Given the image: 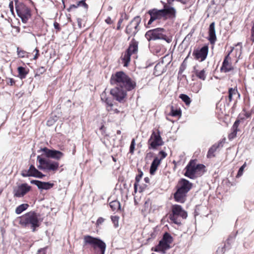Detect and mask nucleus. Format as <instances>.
<instances>
[{
  "label": "nucleus",
  "mask_w": 254,
  "mask_h": 254,
  "mask_svg": "<svg viewBox=\"0 0 254 254\" xmlns=\"http://www.w3.org/2000/svg\"><path fill=\"white\" fill-rule=\"evenodd\" d=\"M110 83L115 86L111 90L110 93L120 102H123L126 97L127 91L133 89L136 86L135 82L123 71H118L112 74Z\"/></svg>",
  "instance_id": "nucleus-1"
},
{
  "label": "nucleus",
  "mask_w": 254,
  "mask_h": 254,
  "mask_svg": "<svg viewBox=\"0 0 254 254\" xmlns=\"http://www.w3.org/2000/svg\"><path fill=\"white\" fill-rule=\"evenodd\" d=\"M42 221L43 219L40 214L30 211L20 217L19 224L23 227L30 228L34 232Z\"/></svg>",
  "instance_id": "nucleus-2"
},
{
  "label": "nucleus",
  "mask_w": 254,
  "mask_h": 254,
  "mask_svg": "<svg viewBox=\"0 0 254 254\" xmlns=\"http://www.w3.org/2000/svg\"><path fill=\"white\" fill-rule=\"evenodd\" d=\"M83 246V247L90 246L95 251L98 248L100 254H105L106 248L105 243L102 240L90 235L84 236Z\"/></svg>",
  "instance_id": "nucleus-3"
},
{
  "label": "nucleus",
  "mask_w": 254,
  "mask_h": 254,
  "mask_svg": "<svg viewBox=\"0 0 254 254\" xmlns=\"http://www.w3.org/2000/svg\"><path fill=\"white\" fill-rule=\"evenodd\" d=\"M205 166L202 164H196L193 160H191L187 165L185 176L191 179H194L201 176L204 172Z\"/></svg>",
  "instance_id": "nucleus-4"
},
{
  "label": "nucleus",
  "mask_w": 254,
  "mask_h": 254,
  "mask_svg": "<svg viewBox=\"0 0 254 254\" xmlns=\"http://www.w3.org/2000/svg\"><path fill=\"white\" fill-rule=\"evenodd\" d=\"M172 211V213L170 215L169 218L172 221L176 224L180 225L181 224V221L179 217L185 219L188 216L187 212L179 205H173Z\"/></svg>",
  "instance_id": "nucleus-5"
},
{
  "label": "nucleus",
  "mask_w": 254,
  "mask_h": 254,
  "mask_svg": "<svg viewBox=\"0 0 254 254\" xmlns=\"http://www.w3.org/2000/svg\"><path fill=\"white\" fill-rule=\"evenodd\" d=\"M14 2L18 16L21 19L23 23H27L31 17L29 8L23 3L19 2L18 0H14Z\"/></svg>",
  "instance_id": "nucleus-6"
},
{
  "label": "nucleus",
  "mask_w": 254,
  "mask_h": 254,
  "mask_svg": "<svg viewBox=\"0 0 254 254\" xmlns=\"http://www.w3.org/2000/svg\"><path fill=\"white\" fill-rule=\"evenodd\" d=\"M164 32L165 30L163 28H157L148 31L145 36L148 41L164 39L168 43H170L171 40L168 38L166 39V36L164 34Z\"/></svg>",
  "instance_id": "nucleus-7"
},
{
  "label": "nucleus",
  "mask_w": 254,
  "mask_h": 254,
  "mask_svg": "<svg viewBox=\"0 0 254 254\" xmlns=\"http://www.w3.org/2000/svg\"><path fill=\"white\" fill-rule=\"evenodd\" d=\"M141 22V18L136 16L129 22L126 29V33L129 35L128 40L131 36H134L139 30V25Z\"/></svg>",
  "instance_id": "nucleus-8"
},
{
  "label": "nucleus",
  "mask_w": 254,
  "mask_h": 254,
  "mask_svg": "<svg viewBox=\"0 0 254 254\" xmlns=\"http://www.w3.org/2000/svg\"><path fill=\"white\" fill-rule=\"evenodd\" d=\"M164 142L160 135L159 130L153 131L148 140V148L149 149H156L158 146L163 145Z\"/></svg>",
  "instance_id": "nucleus-9"
},
{
  "label": "nucleus",
  "mask_w": 254,
  "mask_h": 254,
  "mask_svg": "<svg viewBox=\"0 0 254 254\" xmlns=\"http://www.w3.org/2000/svg\"><path fill=\"white\" fill-rule=\"evenodd\" d=\"M31 190V187L26 183L22 184L13 189V193L14 197H21L25 195Z\"/></svg>",
  "instance_id": "nucleus-10"
},
{
  "label": "nucleus",
  "mask_w": 254,
  "mask_h": 254,
  "mask_svg": "<svg viewBox=\"0 0 254 254\" xmlns=\"http://www.w3.org/2000/svg\"><path fill=\"white\" fill-rule=\"evenodd\" d=\"M40 151L43 152L47 157L58 160L61 159L64 156V153L62 152L54 149H50L47 147L41 148Z\"/></svg>",
  "instance_id": "nucleus-11"
},
{
  "label": "nucleus",
  "mask_w": 254,
  "mask_h": 254,
  "mask_svg": "<svg viewBox=\"0 0 254 254\" xmlns=\"http://www.w3.org/2000/svg\"><path fill=\"white\" fill-rule=\"evenodd\" d=\"M208 47L204 46L199 50H195L193 51L192 55L194 57L196 60H199L200 62L204 61L208 55Z\"/></svg>",
  "instance_id": "nucleus-12"
},
{
  "label": "nucleus",
  "mask_w": 254,
  "mask_h": 254,
  "mask_svg": "<svg viewBox=\"0 0 254 254\" xmlns=\"http://www.w3.org/2000/svg\"><path fill=\"white\" fill-rule=\"evenodd\" d=\"M150 16V18L148 22V25H150L153 21L157 19H160L164 17V12L162 10L156 8L149 10L147 12Z\"/></svg>",
  "instance_id": "nucleus-13"
},
{
  "label": "nucleus",
  "mask_w": 254,
  "mask_h": 254,
  "mask_svg": "<svg viewBox=\"0 0 254 254\" xmlns=\"http://www.w3.org/2000/svg\"><path fill=\"white\" fill-rule=\"evenodd\" d=\"M40 162L46 165V170L48 171H57L59 167V163L49 159H41Z\"/></svg>",
  "instance_id": "nucleus-14"
},
{
  "label": "nucleus",
  "mask_w": 254,
  "mask_h": 254,
  "mask_svg": "<svg viewBox=\"0 0 254 254\" xmlns=\"http://www.w3.org/2000/svg\"><path fill=\"white\" fill-rule=\"evenodd\" d=\"M192 187V184L188 180L182 179L178 183V190L187 193Z\"/></svg>",
  "instance_id": "nucleus-15"
},
{
  "label": "nucleus",
  "mask_w": 254,
  "mask_h": 254,
  "mask_svg": "<svg viewBox=\"0 0 254 254\" xmlns=\"http://www.w3.org/2000/svg\"><path fill=\"white\" fill-rule=\"evenodd\" d=\"M31 183L36 185L38 188L41 190H48L51 189L54 186L53 183L50 182H41L38 180H32Z\"/></svg>",
  "instance_id": "nucleus-16"
},
{
  "label": "nucleus",
  "mask_w": 254,
  "mask_h": 254,
  "mask_svg": "<svg viewBox=\"0 0 254 254\" xmlns=\"http://www.w3.org/2000/svg\"><path fill=\"white\" fill-rule=\"evenodd\" d=\"M170 245L166 243V242L164 241L163 240H161L158 245H157L155 247L152 248V250L157 252H162V253H164L165 251L170 248Z\"/></svg>",
  "instance_id": "nucleus-17"
},
{
  "label": "nucleus",
  "mask_w": 254,
  "mask_h": 254,
  "mask_svg": "<svg viewBox=\"0 0 254 254\" xmlns=\"http://www.w3.org/2000/svg\"><path fill=\"white\" fill-rule=\"evenodd\" d=\"M208 40L211 44H213L216 41V32L215 29V23L212 22L209 27L208 31Z\"/></svg>",
  "instance_id": "nucleus-18"
},
{
  "label": "nucleus",
  "mask_w": 254,
  "mask_h": 254,
  "mask_svg": "<svg viewBox=\"0 0 254 254\" xmlns=\"http://www.w3.org/2000/svg\"><path fill=\"white\" fill-rule=\"evenodd\" d=\"M222 141H219L218 143L213 144L208 150L207 157V158H210L215 157L214 153L216 150L220 147H222Z\"/></svg>",
  "instance_id": "nucleus-19"
},
{
  "label": "nucleus",
  "mask_w": 254,
  "mask_h": 254,
  "mask_svg": "<svg viewBox=\"0 0 254 254\" xmlns=\"http://www.w3.org/2000/svg\"><path fill=\"white\" fill-rule=\"evenodd\" d=\"M186 194L185 192L177 189L174 195V199L178 202L184 203L186 200Z\"/></svg>",
  "instance_id": "nucleus-20"
},
{
  "label": "nucleus",
  "mask_w": 254,
  "mask_h": 254,
  "mask_svg": "<svg viewBox=\"0 0 254 254\" xmlns=\"http://www.w3.org/2000/svg\"><path fill=\"white\" fill-rule=\"evenodd\" d=\"M162 10L164 12V14L163 15L164 17L167 15H169L170 16L173 17H175L176 16V11L173 7L169 6L166 4L164 5V8Z\"/></svg>",
  "instance_id": "nucleus-21"
},
{
  "label": "nucleus",
  "mask_w": 254,
  "mask_h": 254,
  "mask_svg": "<svg viewBox=\"0 0 254 254\" xmlns=\"http://www.w3.org/2000/svg\"><path fill=\"white\" fill-rule=\"evenodd\" d=\"M138 51V42L134 39H132L129 44V47L127 51L131 55L135 54Z\"/></svg>",
  "instance_id": "nucleus-22"
},
{
  "label": "nucleus",
  "mask_w": 254,
  "mask_h": 254,
  "mask_svg": "<svg viewBox=\"0 0 254 254\" xmlns=\"http://www.w3.org/2000/svg\"><path fill=\"white\" fill-rule=\"evenodd\" d=\"M29 169L31 177L41 179L45 176L44 174L38 171L33 165L30 166Z\"/></svg>",
  "instance_id": "nucleus-23"
},
{
  "label": "nucleus",
  "mask_w": 254,
  "mask_h": 254,
  "mask_svg": "<svg viewBox=\"0 0 254 254\" xmlns=\"http://www.w3.org/2000/svg\"><path fill=\"white\" fill-rule=\"evenodd\" d=\"M233 69V67L231 63L230 62L226 61V60H224L222 66L221 67V71L226 73L229 72Z\"/></svg>",
  "instance_id": "nucleus-24"
},
{
  "label": "nucleus",
  "mask_w": 254,
  "mask_h": 254,
  "mask_svg": "<svg viewBox=\"0 0 254 254\" xmlns=\"http://www.w3.org/2000/svg\"><path fill=\"white\" fill-rule=\"evenodd\" d=\"M161 163V159H159V158L156 157L154 158L153 161H152L150 168V173L151 175H153L154 173L156 172L158 166L160 165Z\"/></svg>",
  "instance_id": "nucleus-25"
},
{
  "label": "nucleus",
  "mask_w": 254,
  "mask_h": 254,
  "mask_svg": "<svg viewBox=\"0 0 254 254\" xmlns=\"http://www.w3.org/2000/svg\"><path fill=\"white\" fill-rule=\"evenodd\" d=\"M228 99L229 102H231L233 100V97L235 95H238V98L240 97V94L237 90V88H230L228 90Z\"/></svg>",
  "instance_id": "nucleus-26"
},
{
  "label": "nucleus",
  "mask_w": 254,
  "mask_h": 254,
  "mask_svg": "<svg viewBox=\"0 0 254 254\" xmlns=\"http://www.w3.org/2000/svg\"><path fill=\"white\" fill-rule=\"evenodd\" d=\"M193 71L195 75L199 79L204 80L206 78L205 70L203 69L201 70H198L195 66L193 67Z\"/></svg>",
  "instance_id": "nucleus-27"
},
{
  "label": "nucleus",
  "mask_w": 254,
  "mask_h": 254,
  "mask_svg": "<svg viewBox=\"0 0 254 254\" xmlns=\"http://www.w3.org/2000/svg\"><path fill=\"white\" fill-rule=\"evenodd\" d=\"M17 71L18 72V77L21 79L25 78L28 73V70L22 66H19L17 68Z\"/></svg>",
  "instance_id": "nucleus-28"
},
{
  "label": "nucleus",
  "mask_w": 254,
  "mask_h": 254,
  "mask_svg": "<svg viewBox=\"0 0 254 254\" xmlns=\"http://www.w3.org/2000/svg\"><path fill=\"white\" fill-rule=\"evenodd\" d=\"M110 206L113 211H118L121 209L120 202L117 200L111 201Z\"/></svg>",
  "instance_id": "nucleus-29"
},
{
  "label": "nucleus",
  "mask_w": 254,
  "mask_h": 254,
  "mask_svg": "<svg viewBox=\"0 0 254 254\" xmlns=\"http://www.w3.org/2000/svg\"><path fill=\"white\" fill-rule=\"evenodd\" d=\"M28 206H29V205L28 204H26V203L22 204L16 208L15 213L17 214H20L23 211H24V210L27 209V208L28 207Z\"/></svg>",
  "instance_id": "nucleus-30"
},
{
  "label": "nucleus",
  "mask_w": 254,
  "mask_h": 254,
  "mask_svg": "<svg viewBox=\"0 0 254 254\" xmlns=\"http://www.w3.org/2000/svg\"><path fill=\"white\" fill-rule=\"evenodd\" d=\"M131 54L129 53L127 51L125 53V54L124 55V57L122 59L123 61L124 62V66H127L128 64V63H129L130 61V56Z\"/></svg>",
  "instance_id": "nucleus-31"
},
{
  "label": "nucleus",
  "mask_w": 254,
  "mask_h": 254,
  "mask_svg": "<svg viewBox=\"0 0 254 254\" xmlns=\"http://www.w3.org/2000/svg\"><path fill=\"white\" fill-rule=\"evenodd\" d=\"M162 240H163L164 241L166 242V243L168 244L169 245L173 242L172 237L170 235V234H169L167 232L165 233Z\"/></svg>",
  "instance_id": "nucleus-32"
},
{
  "label": "nucleus",
  "mask_w": 254,
  "mask_h": 254,
  "mask_svg": "<svg viewBox=\"0 0 254 254\" xmlns=\"http://www.w3.org/2000/svg\"><path fill=\"white\" fill-rule=\"evenodd\" d=\"M180 98L186 103L187 105H189L190 104L191 100L188 95L182 94L180 95Z\"/></svg>",
  "instance_id": "nucleus-33"
},
{
  "label": "nucleus",
  "mask_w": 254,
  "mask_h": 254,
  "mask_svg": "<svg viewBox=\"0 0 254 254\" xmlns=\"http://www.w3.org/2000/svg\"><path fill=\"white\" fill-rule=\"evenodd\" d=\"M202 84L201 83L199 84H194L193 86L192 87V91L194 93H198L200 90L201 89Z\"/></svg>",
  "instance_id": "nucleus-34"
},
{
  "label": "nucleus",
  "mask_w": 254,
  "mask_h": 254,
  "mask_svg": "<svg viewBox=\"0 0 254 254\" xmlns=\"http://www.w3.org/2000/svg\"><path fill=\"white\" fill-rule=\"evenodd\" d=\"M41 159H45V158H42L40 156L38 155L37 156V160L40 164L38 166V168L40 170H46V165L40 161Z\"/></svg>",
  "instance_id": "nucleus-35"
},
{
  "label": "nucleus",
  "mask_w": 254,
  "mask_h": 254,
  "mask_svg": "<svg viewBox=\"0 0 254 254\" xmlns=\"http://www.w3.org/2000/svg\"><path fill=\"white\" fill-rule=\"evenodd\" d=\"M181 115V110L178 109H174L173 107L171 108V115L174 117H177Z\"/></svg>",
  "instance_id": "nucleus-36"
},
{
  "label": "nucleus",
  "mask_w": 254,
  "mask_h": 254,
  "mask_svg": "<svg viewBox=\"0 0 254 254\" xmlns=\"http://www.w3.org/2000/svg\"><path fill=\"white\" fill-rule=\"evenodd\" d=\"M114 105L106 106V109L108 112L113 113H119V111L117 109L113 108Z\"/></svg>",
  "instance_id": "nucleus-37"
},
{
  "label": "nucleus",
  "mask_w": 254,
  "mask_h": 254,
  "mask_svg": "<svg viewBox=\"0 0 254 254\" xmlns=\"http://www.w3.org/2000/svg\"><path fill=\"white\" fill-rule=\"evenodd\" d=\"M119 217L117 216H111V220L114 224L115 227H117L119 226Z\"/></svg>",
  "instance_id": "nucleus-38"
},
{
  "label": "nucleus",
  "mask_w": 254,
  "mask_h": 254,
  "mask_svg": "<svg viewBox=\"0 0 254 254\" xmlns=\"http://www.w3.org/2000/svg\"><path fill=\"white\" fill-rule=\"evenodd\" d=\"M143 175V173L142 172H140L139 174H138L137 176L135 177V183L134 184V190L136 191V187H137V184L136 183H138L139 182L140 179L141 178L142 176Z\"/></svg>",
  "instance_id": "nucleus-39"
},
{
  "label": "nucleus",
  "mask_w": 254,
  "mask_h": 254,
  "mask_svg": "<svg viewBox=\"0 0 254 254\" xmlns=\"http://www.w3.org/2000/svg\"><path fill=\"white\" fill-rule=\"evenodd\" d=\"M17 52L19 58H24L26 54V52L25 51L20 50L18 47L17 48Z\"/></svg>",
  "instance_id": "nucleus-40"
},
{
  "label": "nucleus",
  "mask_w": 254,
  "mask_h": 254,
  "mask_svg": "<svg viewBox=\"0 0 254 254\" xmlns=\"http://www.w3.org/2000/svg\"><path fill=\"white\" fill-rule=\"evenodd\" d=\"M135 145V141L134 138L131 140V144L129 147V152L131 154H133L134 152V148Z\"/></svg>",
  "instance_id": "nucleus-41"
},
{
  "label": "nucleus",
  "mask_w": 254,
  "mask_h": 254,
  "mask_svg": "<svg viewBox=\"0 0 254 254\" xmlns=\"http://www.w3.org/2000/svg\"><path fill=\"white\" fill-rule=\"evenodd\" d=\"M246 166V163H245L239 169L238 174L237 175V177H239L241 176L243 174L244 169Z\"/></svg>",
  "instance_id": "nucleus-42"
},
{
  "label": "nucleus",
  "mask_w": 254,
  "mask_h": 254,
  "mask_svg": "<svg viewBox=\"0 0 254 254\" xmlns=\"http://www.w3.org/2000/svg\"><path fill=\"white\" fill-rule=\"evenodd\" d=\"M78 6H83L85 8H87L88 5L85 3V0H82L77 2Z\"/></svg>",
  "instance_id": "nucleus-43"
},
{
  "label": "nucleus",
  "mask_w": 254,
  "mask_h": 254,
  "mask_svg": "<svg viewBox=\"0 0 254 254\" xmlns=\"http://www.w3.org/2000/svg\"><path fill=\"white\" fill-rule=\"evenodd\" d=\"M21 174L24 177H31L29 169L22 171Z\"/></svg>",
  "instance_id": "nucleus-44"
},
{
  "label": "nucleus",
  "mask_w": 254,
  "mask_h": 254,
  "mask_svg": "<svg viewBox=\"0 0 254 254\" xmlns=\"http://www.w3.org/2000/svg\"><path fill=\"white\" fill-rule=\"evenodd\" d=\"M158 155H160V158L159 159H161V161L167 156V154L165 151L162 150L159 152Z\"/></svg>",
  "instance_id": "nucleus-45"
},
{
  "label": "nucleus",
  "mask_w": 254,
  "mask_h": 254,
  "mask_svg": "<svg viewBox=\"0 0 254 254\" xmlns=\"http://www.w3.org/2000/svg\"><path fill=\"white\" fill-rule=\"evenodd\" d=\"M47 249V247L41 248L38 251L37 254H46Z\"/></svg>",
  "instance_id": "nucleus-46"
},
{
  "label": "nucleus",
  "mask_w": 254,
  "mask_h": 254,
  "mask_svg": "<svg viewBox=\"0 0 254 254\" xmlns=\"http://www.w3.org/2000/svg\"><path fill=\"white\" fill-rule=\"evenodd\" d=\"M239 124V121H235V122L234 123V125L233 126V127H232V129L234 131H236L237 132Z\"/></svg>",
  "instance_id": "nucleus-47"
},
{
  "label": "nucleus",
  "mask_w": 254,
  "mask_h": 254,
  "mask_svg": "<svg viewBox=\"0 0 254 254\" xmlns=\"http://www.w3.org/2000/svg\"><path fill=\"white\" fill-rule=\"evenodd\" d=\"M237 133V132L236 131H234L233 130V131L229 135V138L231 139L235 137L236 136Z\"/></svg>",
  "instance_id": "nucleus-48"
},
{
  "label": "nucleus",
  "mask_w": 254,
  "mask_h": 254,
  "mask_svg": "<svg viewBox=\"0 0 254 254\" xmlns=\"http://www.w3.org/2000/svg\"><path fill=\"white\" fill-rule=\"evenodd\" d=\"M104 102L106 104V106L114 105L113 101L111 99L108 98Z\"/></svg>",
  "instance_id": "nucleus-49"
},
{
  "label": "nucleus",
  "mask_w": 254,
  "mask_h": 254,
  "mask_svg": "<svg viewBox=\"0 0 254 254\" xmlns=\"http://www.w3.org/2000/svg\"><path fill=\"white\" fill-rule=\"evenodd\" d=\"M45 71L46 68L43 66H41L37 69V72H38L39 74H42Z\"/></svg>",
  "instance_id": "nucleus-50"
},
{
  "label": "nucleus",
  "mask_w": 254,
  "mask_h": 254,
  "mask_svg": "<svg viewBox=\"0 0 254 254\" xmlns=\"http://www.w3.org/2000/svg\"><path fill=\"white\" fill-rule=\"evenodd\" d=\"M108 98L106 97V94L105 92H103L101 95V100L103 102H105Z\"/></svg>",
  "instance_id": "nucleus-51"
},
{
  "label": "nucleus",
  "mask_w": 254,
  "mask_h": 254,
  "mask_svg": "<svg viewBox=\"0 0 254 254\" xmlns=\"http://www.w3.org/2000/svg\"><path fill=\"white\" fill-rule=\"evenodd\" d=\"M9 7L10 8V10L12 14H14V7H13V1H11L9 3Z\"/></svg>",
  "instance_id": "nucleus-52"
},
{
  "label": "nucleus",
  "mask_w": 254,
  "mask_h": 254,
  "mask_svg": "<svg viewBox=\"0 0 254 254\" xmlns=\"http://www.w3.org/2000/svg\"><path fill=\"white\" fill-rule=\"evenodd\" d=\"M224 248H219L216 251V254H223L224 253Z\"/></svg>",
  "instance_id": "nucleus-53"
},
{
  "label": "nucleus",
  "mask_w": 254,
  "mask_h": 254,
  "mask_svg": "<svg viewBox=\"0 0 254 254\" xmlns=\"http://www.w3.org/2000/svg\"><path fill=\"white\" fill-rule=\"evenodd\" d=\"M34 51L36 52V53L33 58V59L36 60L38 59V58L39 57V50L37 48H36Z\"/></svg>",
  "instance_id": "nucleus-54"
},
{
  "label": "nucleus",
  "mask_w": 254,
  "mask_h": 254,
  "mask_svg": "<svg viewBox=\"0 0 254 254\" xmlns=\"http://www.w3.org/2000/svg\"><path fill=\"white\" fill-rule=\"evenodd\" d=\"M233 50V48L229 52L228 55L225 57L224 60H226V61H229V62H230L231 61V58L230 57V55L232 53Z\"/></svg>",
  "instance_id": "nucleus-55"
},
{
  "label": "nucleus",
  "mask_w": 254,
  "mask_h": 254,
  "mask_svg": "<svg viewBox=\"0 0 254 254\" xmlns=\"http://www.w3.org/2000/svg\"><path fill=\"white\" fill-rule=\"evenodd\" d=\"M104 221V219L102 217H99L97 221V224L98 225L101 224Z\"/></svg>",
  "instance_id": "nucleus-56"
},
{
  "label": "nucleus",
  "mask_w": 254,
  "mask_h": 254,
  "mask_svg": "<svg viewBox=\"0 0 254 254\" xmlns=\"http://www.w3.org/2000/svg\"><path fill=\"white\" fill-rule=\"evenodd\" d=\"M8 80H9V81L7 82L8 84H9L10 85H12L14 84H15V81H14V80L13 79H12V78H9Z\"/></svg>",
  "instance_id": "nucleus-57"
},
{
  "label": "nucleus",
  "mask_w": 254,
  "mask_h": 254,
  "mask_svg": "<svg viewBox=\"0 0 254 254\" xmlns=\"http://www.w3.org/2000/svg\"><path fill=\"white\" fill-rule=\"evenodd\" d=\"M54 27L56 29H57L58 31L60 30L59 24L56 22L54 23Z\"/></svg>",
  "instance_id": "nucleus-58"
},
{
  "label": "nucleus",
  "mask_w": 254,
  "mask_h": 254,
  "mask_svg": "<svg viewBox=\"0 0 254 254\" xmlns=\"http://www.w3.org/2000/svg\"><path fill=\"white\" fill-rule=\"evenodd\" d=\"M78 5L76 4H72L70 6V7L67 9V10L68 11H69L72 8H77L78 7Z\"/></svg>",
  "instance_id": "nucleus-59"
},
{
  "label": "nucleus",
  "mask_w": 254,
  "mask_h": 254,
  "mask_svg": "<svg viewBox=\"0 0 254 254\" xmlns=\"http://www.w3.org/2000/svg\"><path fill=\"white\" fill-rule=\"evenodd\" d=\"M163 64V63H158L155 66V69L156 70H157L158 69H159L160 68V67L162 66V64Z\"/></svg>",
  "instance_id": "nucleus-60"
},
{
  "label": "nucleus",
  "mask_w": 254,
  "mask_h": 254,
  "mask_svg": "<svg viewBox=\"0 0 254 254\" xmlns=\"http://www.w3.org/2000/svg\"><path fill=\"white\" fill-rule=\"evenodd\" d=\"M105 21L108 24H111L113 23V21L112 20L111 18L109 17H108L106 20Z\"/></svg>",
  "instance_id": "nucleus-61"
},
{
  "label": "nucleus",
  "mask_w": 254,
  "mask_h": 254,
  "mask_svg": "<svg viewBox=\"0 0 254 254\" xmlns=\"http://www.w3.org/2000/svg\"><path fill=\"white\" fill-rule=\"evenodd\" d=\"M77 24H78V27H79L80 28H81V23H82V20H81V19H80V18H77Z\"/></svg>",
  "instance_id": "nucleus-62"
},
{
  "label": "nucleus",
  "mask_w": 254,
  "mask_h": 254,
  "mask_svg": "<svg viewBox=\"0 0 254 254\" xmlns=\"http://www.w3.org/2000/svg\"><path fill=\"white\" fill-rule=\"evenodd\" d=\"M123 20L122 19H120L118 23V26H117V29L119 30L120 29V26L121 23H122Z\"/></svg>",
  "instance_id": "nucleus-63"
},
{
  "label": "nucleus",
  "mask_w": 254,
  "mask_h": 254,
  "mask_svg": "<svg viewBox=\"0 0 254 254\" xmlns=\"http://www.w3.org/2000/svg\"><path fill=\"white\" fill-rule=\"evenodd\" d=\"M144 181L146 183H149V179L148 177H146L144 179Z\"/></svg>",
  "instance_id": "nucleus-64"
}]
</instances>
